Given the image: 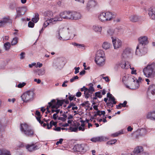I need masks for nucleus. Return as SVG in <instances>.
Masks as SVG:
<instances>
[{
  "mask_svg": "<svg viewBox=\"0 0 155 155\" xmlns=\"http://www.w3.org/2000/svg\"><path fill=\"white\" fill-rule=\"evenodd\" d=\"M53 13L51 11H47L45 12L44 13L45 19L47 20L50 23L54 24V22L58 21H61L62 19L60 17H54L53 18Z\"/></svg>",
  "mask_w": 155,
  "mask_h": 155,
  "instance_id": "obj_1",
  "label": "nucleus"
},
{
  "mask_svg": "<svg viewBox=\"0 0 155 155\" xmlns=\"http://www.w3.org/2000/svg\"><path fill=\"white\" fill-rule=\"evenodd\" d=\"M20 129L21 131L23 132L26 136L31 137L34 134L33 130L29 129L28 125L26 124H21Z\"/></svg>",
  "mask_w": 155,
  "mask_h": 155,
  "instance_id": "obj_2",
  "label": "nucleus"
},
{
  "mask_svg": "<svg viewBox=\"0 0 155 155\" xmlns=\"http://www.w3.org/2000/svg\"><path fill=\"white\" fill-rule=\"evenodd\" d=\"M144 75L147 77H149L152 75V73L155 71V63L149 64L143 70Z\"/></svg>",
  "mask_w": 155,
  "mask_h": 155,
  "instance_id": "obj_3",
  "label": "nucleus"
},
{
  "mask_svg": "<svg viewBox=\"0 0 155 155\" xmlns=\"http://www.w3.org/2000/svg\"><path fill=\"white\" fill-rule=\"evenodd\" d=\"M34 93L33 91H28L24 93L21 97L24 102H29L32 100Z\"/></svg>",
  "mask_w": 155,
  "mask_h": 155,
  "instance_id": "obj_4",
  "label": "nucleus"
},
{
  "mask_svg": "<svg viewBox=\"0 0 155 155\" xmlns=\"http://www.w3.org/2000/svg\"><path fill=\"white\" fill-rule=\"evenodd\" d=\"M56 34H58V39L61 40H67L69 39L68 37V33L64 28H60L57 31Z\"/></svg>",
  "mask_w": 155,
  "mask_h": 155,
  "instance_id": "obj_5",
  "label": "nucleus"
},
{
  "mask_svg": "<svg viewBox=\"0 0 155 155\" xmlns=\"http://www.w3.org/2000/svg\"><path fill=\"white\" fill-rule=\"evenodd\" d=\"M145 45H138L136 48L135 54L137 55H144L147 51V48L145 47Z\"/></svg>",
  "mask_w": 155,
  "mask_h": 155,
  "instance_id": "obj_6",
  "label": "nucleus"
},
{
  "mask_svg": "<svg viewBox=\"0 0 155 155\" xmlns=\"http://www.w3.org/2000/svg\"><path fill=\"white\" fill-rule=\"evenodd\" d=\"M26 12V9L24 7H17L16 8V15L15 19H16L25 14Z\"/></svg>",
  "mask_w": 155,
  "mask_h": 155,
  "instance_id": "obj_7",
  "label": "nucleus"
},
{
  "mask_svg": "<svg viewBox=\"0 0 155 155\" xmlns=\"http://www.w3.org/2000/svg\"><path fill=\"white\" fill-rule=\"evenodd\" d=\"M72 12L66 11L61 13L60 15L58 17H60L62 19L63 18L64 19L72 20Z\"/></svg>",
  "mask_w": 155,
  "mask_h": 155,
  "instance_id": "obj_8",
  "label": "nucleus"
},
{
  "mask_svg": "<svg viewBox=\"0 0 155 155\" xmlns=\"http://www.w3.org/2000/svg\"><path fill=\"white\" fill-rule=\"evenodd\" d=\"M114 49L118 48L122 45V42L121 40L118 39L117 41L116 37H111Z\"/></svg>",
  "mask_w": 155,
  "mask_h": 155,
  "instance_id": "obj_9",
  "label": "nucleus"
},
{
  "mask_svg": "<svg viewBox=\"0 0 155 155\" xmlns=\"http://www.w3.org/2000/svg\"><path fill=\"white\" fill-rule=\"evenodd\" d=\"M138 41L139 44L138 45H145L148 43V38L147 37L144 36L139 38Z\"/></svg>",
  "mask_w": 155,
  "mask_h": 155,
  "instance_id": "obj_10",
  "label": "nucleus"
},
{
  "mask_svg": "<svg viewBox=\"0 0 155 155\" xmlns=\"http://www.w3.org/2000/svg\"><path fill=\"white\" fill-rule=\"evenodd\" d=\"M146 131L144 129L141 130H138L134 133L135 135V138L137 139H138L140 137H141L146 135Z\"/></svg>",
  "mask_w": 155,
  "mask_h": 155,
  "instance_id": "obj_11",
  "label": "nucleus"
},
{
  "mask_svg": "<svg viewBox=\"0 0 155 155\" xmlns=\"http://www.w3.org/2000/svg\"><path fill=\"white\" fill-rule=\"evenodd\" d=\"M84 145L83 144H77L74 146L73 149L74 150L77 152H84L85 150L84 149Z\"/></svg>",
  "mask_w": 155,
  "mask_h": 155,
  "instance_id": "obj_12",
  "label": "nucleus"
},
{
  "mask_svg": "<svg viewBox=\"0 0 155 155\" xmlns=\"http://www.w3.org/2000/svg\"><path fill=\"white\" fill-rule=\"evenodd\" d=\"M108 102H107V107L110 106L111 107H113L114 104H115L117 102L115 101V99L114 97L109 98L108 100Z\"/></svg>",
  "mask_w": 155,
  "mask_h": 155,
  "instance_id": "obj_13",
  "label": "nucleus"
},
{
  "mask_svg": "<svg viewBox=\"0 0 155 155\" xmlns=\"http://www.w3.org/2000/svg\"><path fill=\"white\" fill-rule=\"evenodd\" d=\"M18 3L16 1L13 0L9 4V8L12 10H14L16 8Z\"/></svg>",
  "mask_w": 155,
  "mask_h": 155,
  "instance_id": "obj_14",
  "label": "nucleus"
},
{
  "mask_svg": "<svg viewBox=\"0 0 155 155\" xmlns=\"http://www.w3.org/2000/svg\"><path fill=\"white\" fill-rule=\"evenodd\" d=\"M81 17V15L79 13L75 12H72V20H78Z\"/></svg>",
  "mask_w": 155,
  "mask_h": 155,
  "instance_id": "obj_15",
  "label": "nucleus"
},
{
  "mask_svg": "<svg viewBox=\"0 0 155 155\" xmlns=\"http://www.w3.org/2000/svg\"><path fill=\"white\" fill-rule=\"evenodd\" d=\"M105 60L104 58H95V61L98 65L102 66Z\"/></svg>",
  "mask_w": 155,
  "mask_h": 155,
  "instance_id": "obj_16",
  "label": "nucleus"
},
{
  "mask_svg": "<svg viewBox=\"0 0 155 155\" xmlns=\"http://www.w3.org/2000/svg\"><path fill=\"white\" fill-rule=\"evenodd\" d=\"M147 118L151 120H155V111L149 112L147 114Z\"/></svg>",
  "mask_w": 155,
  "mask_h": 155,
  "instance_id": "obj_17",
  "label": "nucleus"
},
{
  "mask_svg": "<svg viewBox=\"0 0 155 155\" xmlns=\"http://www.w3.org/2000/svg\"><path fill=\"white\" fill-rule=\"evenodd\" d=\"M99 19L101 21H107L106 13L105 12H102L98 16Z\"/></svg>",
  "mask_w": 155,
  "mask_h": 155,
  "instance_id": "obj_18",
  "label": "nucleus"
},
{
  "mask_svg": "<svg viewBox=\"0 0 155 155\" xmlns=\"http://www.w3.org/2000/svg\"><path fill=\"white\" fill-rule=\"evenodd\" d=\"M143 151V147L141 146H139L135 148L134 151V155H137V154H140Z\"/></svg>",
  "mask_w": 155,
  "mask_h": 155,
  "instance_id": "obj_19",
  "label": "nucleus"
},
{
  "mask_svg": "<svg viewBox=\"0 0 155 155\" xmlns=\"http://www.w3.org/2000/svg\"><path fill=\"white\" fill-rule=\"evenodd\" d=\"M131 53V49L130 48H127L123 51L122 55L124 57H127L128 56V55L130 54Z\"/></svg>",
  "mask_w": 155,
  "mask_h": 155,
  "instance_id": "obj_20",
  "label": "nucleus"
},
{
  "mask_svg": "<svg viewBox=\"0 0 155 155\" xmlns=\"http://www.w3.org/2000/svg\"><path fill=\"white\" fill-rule=\"evenodd\" d=\"M34 146V144L29 145L28 144L26 146V148L30 151H32L33 150L37 149V145Z\"/></svg>",
  "mask_w": 155,
  "mask_h": 155,
  "instance_id": "obj_21",
  "label": "nucleus"
},
{
  "mask_svg": "<svg viewBox=\"0 0 155 155\" xmlns=\"http://www.w3.org/2000/svg\"><path fill=\"white\" fill-rule=\"evenodd\" d=\"M97 4V2L94 1H90L88 2L87 4V7L89 8L94 7Z\"/></svg>",
  "mask_w": 155,
  "mask_h": 155,
  "instance_id": "obj_22",
  "label": "nucleus"
},
{
  "mask_svg": "<svg viewBox=\"0 0 155 155\" xmlns=\"http://www.w3.org/2000/svg\"><path fill=\"white\" fill-rule=\"evenodd\" d=\"M104 51L102 50H100L97 51L96 54L95 58H104Z\"/></svg>",
  "mask_w": 155,
  "mask_h": 155,
  "instance_id": "obj_23",
  "label": "nucleus"
},
{
  "mask_svg": "<svg viewBox=\"0 0 155 155\" xmlns=\"http://www.w3.org/2000/svg\"><path fill=\"white\" fill-rule=\"evenodd\" d=\"M140 86L139 82L138 80L136 81V83H135V82H133L131 85L130 88L132 90H135L137 89Z\"/></svg>",
  "mask_w": 155,
  "mask_h": 155,
  "instance_id": "obj_24",
  "label": "nucleus"
},
{
  "mask_svg": "<svg viewBox=\"0 0 155 155\" xmlns=\"http://www.w3.org/2000/svg\"><path fill=\"white\" fill-rule=\"evenodd\" d=\"M95 114L94 115V117H96L97 116L99 115L101 116L103 115V117H104V115L105 114V112L104 111L98 110L96 112L94 111V112Z\"/></svg>",
  "mask_w": 155,
  "mask_h": 155,
  "instance_id": "obj_25",
  "label": "nucleus"
},
{
  "mask_svg": "<svg viewBox=\"0 0 155 155\" xmlns=\"http://www.w3.org/2000/svg\"><path fill=\"white\" fill-rule=\"evenodd\" d=\"M57 124V122H54L53 120H52L50 122L49 124V123L47 124V128L48 129H50L51 128L53 125L55 126V127H56Z\"/></svg>",
  "mask_w": 155,
  "mask_h": 155,
  "instance_id": "obj_26",
  "label": "nucleus"
},
{
  "mask_svg": "<svg viewBox=\"0 0 155 155\" xmlns=\"http://www.w3.org/2000/svg\"><path fill=\"white\" fill-rule=\"evenodd\" d=\"M130 21L133 22H136L139 19V17L136 15H131L129 18Z\"/></svg>",
  "mask_w": 155,
  "mask_h": 155,
  "instance_id": "obj_27",
  "label": "nucleus"
},
{
  "mask_svg": "<svg viewBox=\"0 0 155 155\" xmlns=\"http://www.w3.org/2000/svg\"><path fill=\"white\" fill-rule=\"evenodd\" d=\"M45 73V70L44 69H41L37 70H36L35 71V73L36 75L39 76H42L44 75Z\"/></svg>",
  "mask_w": 155,
  "mask_h": 155,
  "instance_id": "obj_28",
  "label": "nucleus"
},
{
  "mask_svg": "<svg viewBox=\"0 0 155 155\" xmlns=\"http://www.w3.org/2000/svg\"><path fill=\"white\" fill-rule=\"evenodd\" d=\"M51 108L53 109H57L59 108V106H58L56 103V100L55 99L52 100L51 102Z\"/></svg>",
  "mask_w": 155,
  "mask_h": 155,
  "instance_id": "obj_29",
  "label": "nucleus"
},
{
  "mask_svg": "<svg viewBox=\"0 0 155 155\" xmlns=\"http://www.w3.org/2000/svg\"><path fill=\"white\" fill-rule=\"evenodd\" d=\"M54 111H55L56 113L54 114L52 118L53 119H54V120H57V117H58V116H57V115L60 112V110L59 109H56V110L52 109L51 110V113H53L54 112Z\"/></svg>",
  "mask_w": 155,
  "mask_h": 155,
  "instance_id": "obj_30",
  "label": "nucleus"
},
{
  "mask_svg": "<svg viewBox=\"0 0 155 155\" xmlns=\"http://www.w3.org/2000/svg\"><path fill=\"white\" fill-rule=\"evenodd\" d=\"M115 17V15L112 13L107 12V21L111 20L112 19Z\"/></svg>",
  "mask_w": 155,
  "mask_h": 155,
  "instance_id": "obj_31",
  "label": "nucleus"
},
{
  "mask_svg": "<svg viewBox=\"0 0 155 155\" xmlns=\"http://www.w3.org/2000/svg\"><path fill=\"white\" fill-rule=\"evenodd\" d=\"M148 90H151V94L153 95H154L155 94V85L153 84L150 85Z\"/></svg>",
  "mask_w": 155,
  "mask_h": 155,
  "instance_id": "obj_32",
  "label": "nucleus"
},
{
  "mask_svg": "<svg viewBox=\"0 0 155 155\" xmlns=\"http://www.w3.org/2000/svg\"><path fill=\"white\" fill-rule=\"evenodd\" d=\"M0 155H10V152L6 150L2 149L0 150Z\"/></svg>",
  "mask_w": 155,
  "mask_h": 155,
  "instance_id": "obj_33",
  "label": "nucleus"
},
{
  "mask_svg": "<svg viewBox=\"0 0 155 155\" xmlns=\"http://www.w3.org/2000/svg\"><path fill=\"white\" fill-rule=\"evenodd\" d=\"M39 15L38 13H35V18H33L31 19V21L34 23L37 22L39 19Z\"/></svg>",
  "mask_w": 155,
  "mask_h": 155,
  "instance_id": "obj_34",
  "label": "nucleus"
},
{
  "mask_svg": "<svg viewBox=\"0 0 155 155\" xmlns=\"http://www.w3.org/2000/svg\"><path fill=\"white\" fill-rule=\"evenodd\" d=\"M120 66L122 68L124 69H128V66H127L126 65L125 61H120Z\"/></svg>",
  "mask_w": 155,
  "mask_h": 155,
  "instance_id": "obj_35",
  "label": "nucleus"
},
{
  "mask_svg": "<svg viewBox=\"0 0 155 155\" xmlns=\"http://www.w3.org/2000/svg\"><path fill=\"white\" fill-rule=\"evenodd\" d=\"M114 30L111 28H109L107 31V33L110 36L111 38V37H113V35L114 34Z\"/></svg>",
  "mask_w": 155,
  "mask_h": 155,
  "instance_id": "obj_36",
  "label": "nucleus"
},
{
  "mask_svg": "<svg viewBox=\"0 0 155 155\" xmlns=\"http://www.w3.org/2000/svg\"><path fill=\"white\" fill-rule=\"evenodd\" d=\"M123 134V131L122 130H121L114 133L112 134H111V136L113 137H117L119 135Z\"/></svg>",
  "mask_w": 155,
  "mask_h": 155,
  "instance_id": "obj_37",
  "label": "nucleus"
},
{
  "mask_svg": "<svg viewBox=\"0 0 155 155\" xmlns=\"http://www.w3.org/2000/svg\"><path fill=\"white\" fill-rule=\"evenodd\" d=\"M89 85V87L88 88L89 92H91V94L93 93V92L95 91V90L93 87V84L92 83H90Z\"/></svg>",
  "mask_w": 155,
  "mask_h": 155,
  "instance_id": "obj_38",
  "label": "nucleus"
},
{
  "mask_svg": "<svg viewBox=\"0 0 155 155\" xmlns=\"http://www.w3.org/2000/svg\"><path fill=\"white\" fill-rule=\"evenodd\" d=\"M93 29L96 32H101L102 30V27H99L98 25L93 26Z\"/></svg>",
  "mask_w": 155,
  "mask_h": 155,
  "instance_id": "obj_39",
  "label": "nucleus"
},
{
  "mask_svg": "<svg viewBox=\"0 0 155 155\" xmlns=\"http://www.w3.org/2000/svg\"><path fill=\"white\" fill-rule=\"evenodd\" d=\"M155 14V8H152L148 13V14L151 18L153 15Z\"/></svg>",
  "mask_w": 155,
  "mask_h": 155,
  "instance_id": "obj_40",
  "label": "nucleus"
},
{
  "mask_svg": "<svg viewBox=\"0 0 155 155\" xmlns=\"http://www.w3.org/2000/svg\"><path fill=\"white\" fill-rule=\"evenodd\" d=\"M4 45L5 50L7 51L9 50L11 46L10 43L9 42L5 43Z\"/></svg>",
  "mask_w": 155,
  "mask_h": 155,
  "instance_id": "obj_41",
  "label": "nucleus"
},
{
  "mask_svg": "<svg viewBox=\"0 0 155 155\" xmlns=\"http://www.w3.org/2000/svg\"><path fill=\"white\" fill-rule=\"evenodd\" d=\"M56 103L58 106H59V107L60 106H61L62 105L63 103V100H57V102H56Z\"/></svg>",
  "mask_w": 155,
  "mask_h": 155,
  "instance_id": "obj_42",
  "label": "nucleus"
},
{
  "mask_svg": "<svg viewBox=\"0 0 155 155\" xmlns=\"http://www.w3.org/2000/svg\"><path fill=\"white\" fill-rule=\"evenodd\" d=\"M5 127V125L3 124L1 121L0 120V131H3Z\"/></svg>",
  "mask_w": 155,
  "mask_h": 155,
  "instance_id": "obj_43",
  "label": "nucleus"
},
{
  "mask_svg": "<svg viewBox=\"0 0 155 155\" xmlns=\"http://www.w3.org/2000/svg\"><path fill=\"white\" fill-rule=\"evenodd\" d=\"M18 38L17 37H15L13 38L11 43L12 45H15L18 42Z\"/></svg>",
  "mask_w": 155,
  "mask_h": 155,
  "instance_id": "obj_44",
  "label": "nucleus"
},
{
  "mask_svg": "<svg viewBox=\"0 0 155 155\" xmlns=\"http://www.w3.org/2000/svg\"><path fill=\"white\" fill-rule=\"evenodd\" d=\"M69 130H70L71 132H77L78 130V127H70L69 128Z\"/></svg>",
  "mask_w": 155,
  "mask_h": 155,
  "instance_id": "obj_45",
  "label": "nucleus"
},
{
  "mask_svg": "<svg viewBox=\"0 0 155 155\" xmlns=\"http://www.w3.org/2000/svg\"><path fill=\"white\" fill-rule=\"evenodd\" d=\"M117 141L116 139H112L107 142V144H113L115 143Z\"/></svg>",
  "mask_w": 155,
  "mask_h": 155,
  "instance_id": "obj_46",
  "label": "nucleus"
},
{
  "mask_svg": "<svg viewBox=\"0 0 155 155\" xmlns=\"http://www.w3.org/2000/svg\"><path fill=\"white\" fill-rule=\"evenodd\" d=\"M99 142L106 141L107 140V137L104 136L99 137Z\"/></svg>",
  "mask_w": 155,
  "mask_h": 155,
  "instance_id": "obj_47",
  "label": "nucleus"
},
{
  "mask_svg": "<svg viewBox=\"0 0 155 155\" xmlns=\"http://www.w3.org/2000/svg\"><path fill=\"white\" fill-rule=\"evenodd\" d=\"M10 20L9 18H4L3 20L2 21L3 23L4 24L8 22Z\"/></svg>",
  "mask_w": 155,
  "mask_h": 155,
  "instance_id": "obj_48",
  "label": "nucleus"
},
{
  "mask_svg": "<svg viewBox=\"0 0 155 155\" xmlns=\"http://www.w3.org/2000/svg\"><path fill=\"white\" fill-rule=\"evenodd\" d=\"M91 94V92H87L84 93L85 97L86 98H89L90 97H91L92 95Z\"/></svg>",
  "mask_w": 155,
  "mask_h": 155,
  "instance_id": "obj_49",
  "label": "nucleus"
},
{
  "mask_svg": "<svg viewBox=\"0 0 155 155\" xmlns=\"http://www.w3.org/2000/svg\"><path fill=\"white\" fill-rule=\"evenodd\" d=\"M120 104L121 106V107H128V105H127V102L126 101H124L123 103H120Z\"/></svg>",
  "mask_w": 155,
  "mask_h": 155,
  "instance_id": "obj_50",
  "label": "nucleus"
},
{
  "mask_svg": "<svg viewBox=\"0 0 155 155\" xmlns=\"http://www.w3.org/2000/svg\"><path fill=\"white\" fill-rule=\"evenodd\" d=\"M26 84V83L25 82H23L22 83H20L18 84L17 85V87L19 88H21L23 87Z\"/></svg>",
  "mask_w": 155,
  "mask_h": 155,
  "instance_id": "obj_51",
  "label": "nucleus"
},
{
  "mask_svg": "<svg viewBox=\"0 0 155 155\" xmlns=\"http://www.w3.org/2000/svg\"><path fill=\"white\" fill-rule=\"evenodd\" d=\"M95 95L96 97H97L99 98H101L102 97V95H101V92L100 91L96 92L95 93Z\"/></svg>",
  "mask_w": 155,
  "mask_h": 155,
  "instance_id": "obj_52",
  "label": "nucleus"
},
{
  "mask_svg": "<svg viewBox=\"0 0 155 155\" xmlns=\"http://www.w3.org/2000/svg\"><path fill=\"white\" fill-rule=\"evenodd\" d=\"M99 137L93 138L91 139V140L93 142H97L99 141Z\"/></svg>",
  "mask_w": 155,
  "mask_h": 155,
  "instance_id": "obj_53",
  "label": "nucleus"
},
{
  "mask_svg": "<svg viewBox=\"0 0 155 155\" xmlns=\"http://www.w3.org/2000/svg\"><path fill=\"white\" fill-rule=\"evenodd\" d=\"M35 24L33 22L30 21L28 23V27L30 28H33L34 27Z\"/></svg>",
  "mask_w": 155,
  "mask_h": 155,
  "instance_id": "obj_54",
  "label": "nucleus"
},
{
  "mask_svg": "<svg viewBox=\"0 0 155 155\" xmlns=\"http://www.w3.org/2000/svg\"><path fill=\"white\" fill-rule=\"evenodd\" d=\"M79 78V77L77 76H76L74 77H73L72 78H71L70 80V81L72 83L75 80L78 79Z\"/></svg>",
  "mask_w": 155,
  "mask_h": 155,
  "instance_id": "obj_55",
  "label": "nucleus"
},
{
  "mask_svg": "<svg viewBox=\"0 0 155 155\" xmlns=\"http://www.w3.org/2000/svg\"><path fill=\"white\" fill-rule=\"evenodd\" d=\"M75 106V104L73 102H70L69 104V105L67 107V109H69L71 107H73Z\"/></svg>",
  "mask_w": 155,
  "mask_h": 155,
  "instance_id": "obj_56",
  "label": "nucleus"
},
{
  "mask_svg": "<svg viewBox=\"0 0 155 155\" xmlns=\"http://www.w3.org/2000/svg\"><path fill=\"white\" fill-rule=\"evenodd\" d=\"M25 53L24 52H22L20 54V58L21 59H23L25 57Z\"/></svg>",
  "mask_w": 155,
  "mask_h": 155,
  "instance_id": "obj_57",
  "label": "nucleus"
},
{
  "mask_svg": "<svg viewBox=\"0 0 155 155\" xmlns=\"http://www.w3.org/2000/svg\"><path fill=\"white\" fill-rule=\"evenodd\" d=\"M50 23L48 21L46 20V21L43 24V26L44 28L46 27L48 25L49 23Z\"/></svg>",
  "mask_w": 155,
  "mask_h": 155,
  "instance_id": "obj_58",
  "label": "nucleus"
},
{
  "mask_svg": "<svg viewBox=\"0 0 155 155\" xmlns=\"http://www.w3.org/2000/svg\"><path fill=\"white\" fill-rule=\"evenodd\" d=\"M74 69L75 70L74 71L75 74H76L79 72V70L80 69V68L79 67H75L74 68Z\"/></svg>",
  "mask_w": 155,
  "mask_h": 155,
  "instance_id": "obj_59",
  "label": "nucleus"
},
{
  "mask_svg": "<svg viewBox=\"0 0 155 155\" xmlns=\"http://www.w3.org/2000/svg\"><path fill=\"white\" fill-rule=\"evenodd\" d=\"M63 140V139H59L58 141L56 143V145H58L59 143H62V142Z\"/></svg>",
  "mask_w": 155,
  "mask_h": 155,
  "instance_id": "obj_60",
  "label": "nucleus"
},
{
  "mask_svg": "<svg viewBox=\"0 0 155 155\" xmlns=\"http://www.w3.org/2000/svg\"><path fill=\"white\" fill-rule=\"evenodd\" d=\"M58 120L62 121L63 122H65L66 120V119L65 118L62 117H60L58 118Z\"/></svg>",
  "mask_w": 155,
  "mask_h": 155,
  "instance_id": "obj_61",
  "label": "nucleus"
},
{
  "mask_svg": "<svg viewBox=\"0 0 155 155\" xmlns=\"http://www.w3.org/2000/svg\"><path fill=\"white\" fill-rule=\"evenodd\" d=\"M103 48L105 50H107V42H104L102 45Z\"/></svg>",
  "mask_w": 155,
  "mask_h": 155,
  "instance_id": "obj_62",
  "label": "nucleus"
},
{
  "mask_svg": "<svg viewBox=\"0 0 155 155\" xmlns=\"http://www.w3.org/2000/svg\"><path fill=\"white\" fill-rule=\"evenodd\" d=\"M61 128L60 127H56V128H54L53 130H54L58 131H61Z\"/></svg>",
  "mask_w": 155,
  "mask_h": 155,
  "instance_id": "obj_63",
  "label": "nucleus"
},
{
  "mask_svg": "<svg viewBox=\"0 0 155 155\" xmlns=\"http://www.w3.org/2000/svg\"><path fill=\"white\" fill-rule=\"evenodd\" d=\"M74 96L72 95H70L69 96L68 98L69 100L70 101H71L74 99Z\"/></svg>",
  "mask_w": 155,
  "mask_h": 155,
  "instance_id": "obj_64",
  "label": "nucleus"
}]
</instances>
